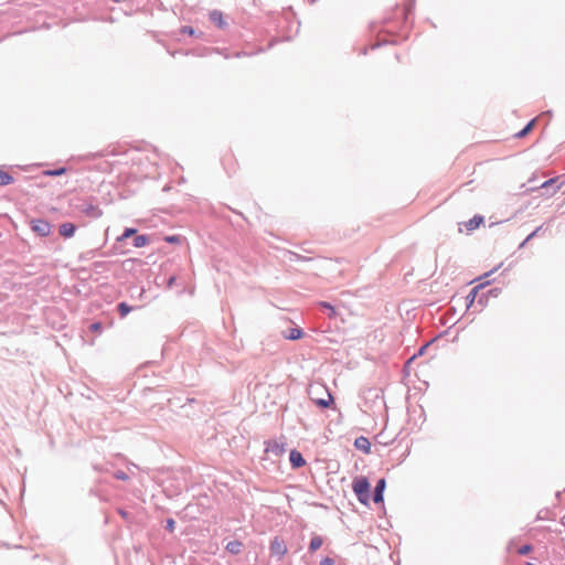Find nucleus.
<instances>
[{"label": "nucleus", "instance_id": "f257e3e1", "mask_svg": "<svg viewBox=\"0 0 565 565\" xmlns=\"http://www.w3.org/2000/svg\"><path fill=\"white\" fill-rule=\"evenodd\" d=\"M352 489L358 500L362 504H367L370 500V482L365 477H356L352 482Z\"/></svg>", "mask_w": 565, "mask_h": 565}, {"label": "nucleus", "instance_id": "f03ea898", "mask_svg": "<svg viewBox=\"0 0 565 565\" xmlns=\"http://www.w3.org/2000/svg\"><path fill=\"white\" fill-rule=\"evenodd\" d=\"M270 553L273 555H276L278 556L279 558L284 557L286 554H287V546L285 544V542L278 537H275L271 542H270Z\"/></svg>", "mask_w": 565, "mask_h": 565}, {"label": "nucleus", "instance_id": "7ed1b4c3", "mask_svg": "<svg viewBox=\"0 0 565 565\" xmlns=\"http://www.w3.org/2000/svg\"><path fill=\"white\" fill-rule=\"evenodd\" d=\"M32 230L41 236H47L51 233V225L44 220H34L31 223Z\"/></svg>", "mask_w": 565, "mask_h": 565}, {"label": "nucleus", "instance_id": "20e7f679", "mask_svg": "<svg viewBox=\"0 0 565 565\" xmlns=\"http://www.w3.org/2000/svg\"><path fill=\"white\" fill-rule=\"evenodd\" d=\"M484 220L481 215H475L472 218H470L468 222L463 223V226L466 231L472 232L477 228H479L483 224Z\"/></svg>", "mask_w": 565, "mask_h": 565}, {"label": "nucleus", "instance_id": "39448f33", "mask_svg": "<svg viewBox=\"0 0 565 565\" xmlns=\"http://www.w3.org/2000/svg\"><path fill=\"white\" fill-rule=\"evenodd\" d=\"M289 460L294 468H300L306 465V460L302 455L297 450L290 451Z\"/></svg>", "mask_w": 565, "mask_h": 565}, {"label": "nucleus", "instance_id": "423d86ee", "mask_svg": "<svg viewBox=\"0 0 565 565\" xmlns=\"http://www.w3.org/2000/svg\"><path fill=\"white\" fill-rule=\"evenodd\" d=\"M210 20L216 24L220 29H223L226 26V21L223 17V13L218 10H213L210 12Z\"/></svg>", "mask_w": 565, "mask_h": 565}, {"label": "nucleus", "instance_id": "0eeeda50", "mask_svg": "<svg viewBox=\"0 0 565 565\" xmlns=\"http://www.w3.org/2000/svg\"><path fill=\"white\" fill-rule=\"evenodd\" d=\"M385 486H386L385 479H380L377 481L375 491H374V497H373V500L375 503L383 502V492H384Z\"/></svg>", "mask_w": 565, "mask_h": 565}, {"label": "nucleus", "instance_id": "6e6552de", "mask_svg": "<svg viewBox=\"0 0 565 565\" xmlns=\"http://www.w3.org/2000/svg\"><path fill=\"white\" fill-rule=\"evenodd\" d=\"M354 445L358 449H360L366 454H369L371 450V443L369 441V439L366 437L356 438Z\"/></svg>", "mask_w": 565, "mask_h": 565}, {"label": "nucleus", "instance_id": "1a4fd4ad", "mask_svg": "<svg viewBox=\"0 0 565 565\" xmlns=\"http://www.w3.org/2000/svg\"><path fill=\"white\" fill-rule=\"evenodd\" d=\"M75 233V225L73 223H63L60 226V234L64 237H72Z\"/></svg>", "mask_w": 565, "mask_h": 565}, {"label": "nucleus", "instance_id": "9d476101", "mask_svg": "<svg viewBox=\"0 0 565 565\" xmlns=\"http://www.w3.org/2000/svg\"><path fill=\"white\" fill-rule=\"evenodd\" d=\"M323 544V539L319 535H315L309 544V550L311 553H315L317 550H319Z\"/></svg>", "mask_w": 565, "mask_h": 565}, {"label": "nucleus", "instance_id": "9b49d317", "mask_svg": "<svg viewBox=\"0 0 565 565\" xmlns=\"http://www.w3.org/2000/svg\"><path fill=\"white\" fill-rule=\"evenodd\" d=\"M243 544L239 541H231L226 544V550L231 554H238L242 551Z\"/></svg>", "mask_w": 565, "mask_h": 565}, {"label": "nucleus", "instance_id": "f8f14e48", "mask_svg": "<svg viewBox=\"0 0 565 565\" xmlns=\"http://www.w3.org/2000/svg\"><path fill=\"white\" fill-rule=\"evenodd\" d=\"M535 122H536V119H535V118H533L532 120H530V121L527 122V125H526L522 130H520L519 132H516V134H515V137H518V138H523V137H525V136H526V135H527V134L533 129V127H534Z\"/></svg>", "mask_w": 565, "mask_h": 565}, {"label": "nucleus", "instance_id": "ddd939ff", "mask_svg": "<svg viewBox=\"0 0 565 565\" xmlns=\"http://www.w3.org/2000/svg\"><path fill=\"white\" fill-rule=\"evenodd\" d=\"M149 243V237L146 235H137L134 238V246L135 247H143Z\"/></svg>", "mask_w": 565, "mask_h": 565}, {"label": "nucleus", "instance_id": "4468645a", "mask_svg": "<svg viewBox=\"0 0 565 565\" xmlns=\"http://www.w3.org/2000/svg\"><path fill=\"white\" fill-rule=\"evenodd\" d=\"M301 337H302V331H301V329H298V328L290 329L288 334L285 335V338L288 340H298Z\"/></svg>", "mask_w": 565, "mask_h": 565}, {"label": "nucleus", "instance_id": "2eb2a0df", "mask_svg": "<svg viewBox=\"0 0 565 565\" xmlns=\"http://www.w3.org/2000/svg\"><path fill=\"white\" fill-rule=\"evenodd\" d=\"M12 181H13V178L9 173L0 170V185L10 184V183H12Z\"/></svg>", "mask_w": 565, "mask_h": 565}, {"label": "nucleus", "instance_id": "dca6fc26", "mask_svg": "<svg viewBox=\"0 0 565 565\" xmlns=\"http://www.w3.org/2000/svg\"><path fill=\"white\" fill-rule=\"evenodd\" d=\"M136 233H137L136 228L128 227L124 231V233L120 236L117 237V241L122 242V241L129 238L130 236L135 235Z\"/></svg>", "mask_w": 565, "mask_h": 565}, {"label": "nucleus", "instance_id": "f3484780", "mask_svg": "<svg viewBox=\"0 0 565 565\" xmlns=\"http://www.w3.org/2000/svg\"><path fill=\"white\" fill-rule=\"evenodd\" d=\"M118 311L121 317H126L131 311V307L126 302H121L118 305Z\"/></svg>", "mask_w": 565, "mask_h": 565}, {"label": "nucleus", "instance_id": "a211bd4d", "mask_svg": "<svg viewBox=\"0 0 565 565\" xmlns=\"http://www.w3.org/2000/svg\"><path fill=\"white\" fill-rule=\"evenodd\" d=\"M281 452L282 451V448L279 446V444H277L276 441L271 443V444H268L267 447H266V452Z\"/></svg>", "mask_w": 565, "mask_h": 565}, {"label": "nucleus", "instance_id": "6ab92c4d", "mask_svg": "<svg viewBox=\"0 0 565 565\" xmlns=\"http://www.w3.org/2000/svg\"><path fill=\"white\" fill-rule=\"evenodd\" d=\"M331 401H332V396H331V394L328 393L327 399H322V398L318 399L317 404L321 407H328Z\"/></svg>", "mask_w": 565, "mask_h": 565}, {"label": "nucleus", "instance_id": "aec40b11", "mask_svg": "<svg viewBox=\"0 0 565 565\" xmlns=\"http://www.w3.org/2000/svg\"><path fill=\"white\" fill-rule=\"evenodd\" d=\"M321 307L328 309L329 312V317H335L337 312H335V309L333 306H331L330 303L328 302H321Z\"/></svg>", "mask_w": 565, "mask_h": 565}, {"label": "nucleus", "instance_id": "412c9836", "mask_svg": "<svg viewBox=\"0 0 565 565\" xmlns=\"http://www.w3.org/2000/svg\"><path fill=\"white\" fill-rule=\"evenodd\" d=\"M482 286H483V285H478V286H476L475 288H472V289H471V291H470V294H469V296H468V297L471 299V300H470V302H472V301L475 300V298H476V296H477V294H478L479 289H481V288H482Z\"/></svg>", "mask_w": 565, "mask_h": 565}, {"label": "nucleus", "instance_id": "4be33fe9", "mask_svg": "<svg viewBox=\"0 0 565 565\" xmlns=\"http://www.w3.org/2000/svg\"><path fill=\"white\" fill-rule=\"evenodd\" d=\"M180 32L183 34L194 35V29L188 25L182 26Z\"/></svg>", "mask_w": 565, "mask_h": 565}, {"label": "nucleus", "instance_id": "5701e85b", "mask_svg": "<svg viewBox=\"0 0 565 565\" xmlns=\"http://www.w3.org/2000/svg\"><path fill=\"white\" fill-rule=\"evenodd\" d=\"M532 551V546L531 545H523L519 548V554L521 555H525L527 553H530Z\"/></svg>", "mask_w": 565, "mask_h": 565}, {"label": "nucleus", "instance_id": "b1692460", "mask_svg": "<svg viewBox=\"0 0 565 565\" xmlns=\"http://www.w3.org/2000/svg\"><path fill=\"white\" fill-rule=\"evenodd\" d=\"M89 330L92 332H99L102 330V323L100 322H94L89 326Z\"/></svg>", "mask_w": 565, "mask_h": 565}, {"label": "nucleus", "instance_id": "393cba45", "mask_svg": "<svg viewBox=\"0 0 565 565\" xmlns=\"http://www.w3.org/2000/svg\"><path fill=\"white\" fill-rule=\"evenodd\" d=\"M555 183H556V180L555 179H551V180L544 182L542 184V188L545 189V190H548L550 188L554 186Z\"/></svg>", "mask_w": 565, "mask_h": 565}, {"label": "nucleus", "instance_id": "a878e982", "mask_svg": "<svg viewBox=\"0 0 565 565\" xmlns=\"http://www.w3.org/2000/svg\"><path fill=\"white\" fill-rule=\"evenodd\" d=\"M320 565H334V561L330 557H324L321 559Z\"/></svg>", "mask_w": 565, "mask_h": 565}, {"label": "nucleus", "instance_id": "bb28decb", "mask_svg": "<svg viewBox=\"0 0 565 565\" xmlns=\"http://www.w3.org/2000/svg\"><path fill=\"white\" fill-rule=\"evenodd\" d=\"M174 525H175L174 520L169 519V520L167 521V529H168L170 532H173V530H174Z\"/></svg>", "mask_w": 565, "mask_h": 565}, {"label": "nucleus", "instance_id": "cd10ccee", "mask_svg": "<svg viewBox=\"0 0 565 565\" xmlns=\"http://www.w3.org/2000/svg\"><path fill=\"white\" fill-rule=\"evenodd\" d=\"M65 169H60V170H56V171H49L46 172L47 174L50 175H60L62 173H64Z\"/></svg>", "mask_w": 565, "mask_h": 565}, {"label": "nucleus", "instance_id": "c85d7f7f", "mask_svg": "<svg viewBox=\"0 0 565 565\" xmlns=\"http://www.w3.org/2000/svg\"><path fill=\"white\" fill-rule=\"evenodd\" d=\"M166 241L169 243H177V242H179V237L178 236H168V237H166Z\"/></svg>", "mask_w": 565, "mask_h": 565}, {"label": "nucleus", "instance_id": "c756f323", "mask_svg": "<svg viewBox=\"0 0 565 565\" xmlns=\"http://www.w3.org/2000/svg\"><path fill=\"white\" fill-rule=\"evenodd\" d=\"M118 513L124 518L125 520H128V513L125 510H118Z\"/></svg>", "mask_w": 565, "mask_h": 565}, {"label": "nucleus", "instance_id": "7c9ffc66", "mask_svg": "<svg viewBox=\"0 0 565 565\" xmlns=\"http://www.w3.org/2000/svg\"><path fill=\"white\" fill-rule=\"evenodd\" d=\"M116 477L121 480H125L127 478V476L124 472L116 473Z\"/></svg>", "mask_w": 565, "mask_h": 565}, {"label": "nucleus", "instance_id": "2f4dec72", "mask_svg": "<svg viewBox=\"0 0 565 565\" xmlns=\"http://www.w3.org/2000/svg\"><path fill=\"white\" fill-rule=\"evenodd\" d=\"M173 281H174V277L170 278L169 286H171L173 284Z\"/></svg>", "mask_w": 565, "mask_h": 565}, {"label": "nucleus", "instance_id": "473e14b6", "mask_svg": "<svg viewBox=\"0 0 565 565\" xmlns=\"http://www.w3.org/2000/svg\"><path fill=\"white\" fill-rule=\"evenodd\" d=\"M561 522L565 526V515L562 518Z\"/></svg>", "mask_w": 565, "mask_h": 565}, {"label": "nucleus", "instance_id": "72a5a7b5", "mask_svg": "<svg viewBox=\"0 0 565 565\" xmlns=\"http://www.w3.org/2000/svg\"><path fill=\"white\" fill-rule=\"evenodd\" d=\"M526 565H535V564H533V563H526Z\"/></svg>", "mask_w": 565, "mask_h": 565}, {"label": "nucleus", "instance_id": "f704fd0d", "mask_svg": "<svg viewBox=\"0 0 565 565\" xmlns=\"http://www.w3.org/2000/svg\"><path fill=\"white\" fill-rule=\"evenodd\" d=\"M114 2H119L120 0H113Z\"/></svg>", "mask_w": 565, "mask_h": 565}]
</instances>
